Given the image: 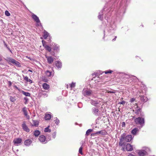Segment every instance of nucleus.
Here are the masks:
<instances>
[{"instance_id": "nucleus-4", "label": "nucleus", "mask_w": 156, "mask_h": 156, "mask_svg": "<svg viewBox=\"0 0 156 156\" xmlns=\"http://www.w3.org/2000/svg\"><path fill=\"white\" fill-rule=\"evenodd\" d=\"M82 92L83 94L85 96H89L93 94V92L91 90L86 89H84Z\"/></svg>"}, {"instance_id": "nucleus-43", "label": "nucleus", "mask_w": 156, "mask_h": 156, "mask_svg": "<svg viewBox=\"0 0 156 156\" xmlns=\"http://www.w3.org/2000/svg\"><path fill=\"white\" fill-rule=\"evenodd\" d=\"M125 103V101H122L121 102H120L119 103L120 104L124 105Z\"/></svg>"}, {"instance_id": "nucleus-7", "label": "nucleus", "mask_w": 156, "mask_h": 156, "mask_svg": "<svg viewBox=\"0 0 156 156\" xmlns=\"http://www.w3.org/2000/svg\"><path fill=\"white\" fill-rule=\"evenodd\" d=\"M39 140L41 143L43 144H46L47 141L46 140V138L43 135H41L39 137Z\"/></svg>"}, {"instance_id": "nucleus-19", "label": "nucleus", "mask_w": 156, "mask_h": 156, "mask_svg": "<svg viewBox=\"0 0 156 156\" xmlns=\"http://www.w3.org/2000/svg\"><path fill=\"white\" fill-rule=\"evenodd\" d=\"M23 76L24 77V79L27 82H30V84L32 83V80L31 79H29L27 76Z\"/></svg>"}, {"instance_id": "nucleus-49", "label": "nucleus", "mask_w": 156, "mask_h": 156, "mask_svg": "<svg viewBox=\"0 0 156 156\" xmlns=\"http://www.w3.org/2000/svg\"><path fill=\"white\" fill-rule=\"evenodd\" d=\"M2 60V57L0 56V61H1Z\"/></svg>"}, {"instance_id": "nucleus-29", "label": "nucleus", "mask_w": 156, "mask_h": 156, "mask_svg": "<svg viewBox=\"0 0 156 156\" xmlns=\"http://www.w3.org/2000/svg\"><path fill=\"white\" fill-rule=\"evenodd\" d=\"M138 130V129L137 128H134L132 131V133L133 135H135Z\"/></svg>"}, {"instance_id": "nucleus-12", "label": "nucleus", "mask_w": 156, "mask_h": 156, "mask_svg": "<svg viewBox=\"0 0 156 156\" xmlns=\"http://www.w3.org/2000/svg\"><path fill=\"white\" fill-rule=\"evenodd\" d=\"M45 57L47 58L48 61V62L51 64L54 61L53 58L51 56H47L46 55H45Z\"/></svg>"}, {"instance_id": "nucleus-22", "label": "nucleus", "mask_w": 156, "mask_h": 156, "mask_svg": "<svg viewBox=\"0 0 156 156\" xmlns=\"http://www.w3.org/2000/svg\"><path fill=\"white\" fill-rule=\"evenodd\" d=\"M49 34L46 31L44 30V32L43 37L44 39H46L48 36Z\"/></svg>"}, {"instance_id": "nucleus-21", "label": "nucleus", "mask_w": 156, "mask_h": 156, "mask_svg": "<svg viewBox=\"0 0 156 156\" xmlns=\"http://www.w3.org/2000/svg\"><path fill=\"white\" fill-rule=\"evenodd\" d=\"M45 74L46 76L48 77H51V76H53V75H52V73L51 72L48 70H47L45 72Z\"/></svg>"}, {"instance_id": "nucleus-33", "label": "nucleus", "mask_w": 156, "mask_h": 156, "mask_svg": "<svg viewBox=\"0 0 156 156\" xmlns=\"http://www.w3.org/2000/svg\"><path fill=\"white\" fill-rule=\"evenodd\" d=\"M76 83L72 82L71 84H70V87L72 89L75 86Z\"/></svg>"}, {"instance_id": "nucleus-24", "label": "nucleus", "mask_w": 156, "mask_h": 156, "mask_svg": "<svg viewBox=\"0 0 156 156\" xmlns=\"http://www.w3.org/2000/svg\"><path fill=\"white\" fill-rule=\"evenodd\" d=\"M40 134V132L38 130H36L34 131V135L35 136H37Z\"/></svg>"}, {"instance_id": "nucleus-58", "label": "nucleus", "mask_w": 156, "mask_h": 156, "mask_svg": "<svg viewBox=\"0 0 156 156\" xmlns=\"http://www.w3.org/2000/svg\"><path fill=\"white\" fill-rule=\"evenodd\" d=\"M9 51L11 52L12 53L10 49L9 50Z\"/></svg>"}, {"instance_id": "nucleus-45", "label": "nucleus", "mask_w": 156, "mask_h": 156, "mask_svg": "<svg viewBox=\"0 0 156 156\" xmlns=\"http://www.w3.org/2000/svg\"><path fill=\"white\" fill-rule=\"evenodd\" d=\"M97 134H96V133H92L91 135V136H95V135H97Z\"/></svg>"}, {"instance_id": "nucleus-46", "label": "nucleus", "mask_w": 156, "mask_h": 156, "mask_svg": "<svg viewBox=\"0 0 156 156\" xmlns=\"http://www.w3.org/2000/svg\"><path fill=\"white\" fill-rule=\"evenodd\" d=\"M42 44H43H43H45V41H44V40H42Z\"/></svg>"}, {"instance_id": "nucleus-26", "label": "nucleus", "mask_w": 156, "mask_h": 156, "mask_svg": "<svg viewBox=\"0 0 156 156\" xmlns=\"http://www.w3.org/2000/svg\"><path fill=\"white\" fill-rule=\"evenodd\" d=\"M54 45H55L54 46H52V48L54 50L58 51L59 50L58 46H57V45H55V44H54Z\"/></svg>"}, {"instance_id": "nucleus-28", "label": "nucleus", "mask_w": 156, "mask_h": 156, "mask_svg": "<svg viewBox=\"0 0 156 156\" xmlns=\"http://www.w3.org/2000/svg\"><path fill=\"white\" fill-rule=\"evenodd\" d=\"M92 131L93 130L91 129H88L86 131V135L87 136L89 135L90 133L92 132Z\"/></svg>"}, {"instance_id": "nucleus-47", "label": "nucleus", "mask_w": 156, "mask_h": 156, "mask_svg": "<svg viewBox=\"0 0 156 156\" xmlns=\"http://www.w3.org/2000/svg\"><path fill=\"white\" fill-rule=\"evenodd\" d=\"M128 156H135V155H133L132 154H130L128 155Z\"/></svg>"}, {"instance_id": "nucleus-5", "label": "nucleus", "mask_w": 156, "mask_h": 156, "mask_svg": "<svg viewBox=\"0 0 156 156\" xmlns=\"http://www.w3.org/2000/svg\"><path fill=\"white\" fill-rule=\"evenodd\" d=\"M32 18L37 23V24L39 26L41 25L40 21L39 20L38 17L35 15L33 14L32 15Z\"/></svg>"}, {"instance_id": "nucleus-44", "label": "nucleus", "mask_w": 156, "mask_h": 156, "mask_svg": "<svg viewBox=\"0 0 156 156\" xmlns=\"http://www.w3.org/2000/svg\"><path fill=\"white\" fill-rule=\"evenodd\" d=\"M135 100V99L134 98H132L130 100V102H134Z\"/></svg>"}, {"instance_id": "nucleus-53", "label": "nucleus", "mask_w": 156, "mask_h": 156, "mask_svg": "<svg viewBox=\"0 0 156 156\" xmlns=\"http://www.w3.org/2000/svg\"><path fill=\"white\" fill-rule=\"evenodd\" d=\"M123 125H125V123L124 122H122V124Z\"/></svg>"}, {"instance_id": "nucleus-59", "label": "nucleus", "mask_w": 156, "mask_h": 156, "mask_svg": "<svg viewBox=\"0 0 156 156\" xmlns=\"http://www.w3.org/2000/svg\"><path fill=\"white\" fill-rule=\"evenodd\" d=\"M67 88H68V85H67Z\"/></svg>"}, {"instance_id": "nucleus-31", "label": "nucleus", "mask_w": 156, "mask_h": 156, "mask_svg": "<svg viewBox=\"0 0 156 156\" xmlns=\"http://www.w3.org/2000/svg\"><path fill=\"white\" fill-rule=\"evenodd\" d=\"M106 92L110 93H115V90H107Z\"/></svg>"}, {"instance_id": "nucleus-10", "label": "nucleus", "mask_w": 156, "mask_h": 156, "mask_svg": "<svg viewBox=\"0 0 156 156\" xmlns=\"http://www.w3.org/2000/svg\"><path fill=\"white\" fill-rule=\"evenodd\" d=\"M126 149L127 151H131L133 149V146L129 144H127L126 146Z\"/></svg>"}, {"instance_id": "nucleus-14", "label": "nucleus", "mask_w": 156, "mask_h": 156, "mask_svg": "<svg viewBox=\"0 0 156 156\" xmlns=\"http://www.w3.org/2000/svg\"><path fill=\"white\" fill-rule=\"evenodd\" d=\"M146 151L144 150H141L139 151L138 153L140 156H144L145 155Z\"/></svg>"}, {"instance_id": "nucleus-40", "label": "nucleus", "mask_w": 156, "mask_h": 156, "mask_svg": "<svg viewBox=\"0 0 156 156\" xmlns=\"http://www.w3.org/2000/svg\"><path fill=\"white\" fill-rule=\"evenodd\" d=\"M55 121V123L57 124H58L59 122V120L57 118H56V120Z\"/></svg>"}, {"instance_id": "nucleus-1", "label": "nucleus", "mask_w": 156, "mask_h": 156, "mask_svg": "<svg viewBox=\"0 0 156 156\" xmlns=\"http://www.w3.org/2000/svg\"><path fill=\"white\" fill-rule=\"evenodd\" d=\"M132 139V136L130 135H126L123 133L121 135L119 139V145L121 146H124L126 144L125 142H130Z\"/></svg>"}, {"instance_id": "nucleus-8", "label": "nucleus", "mask_w": 156, "mask_h": 156, "mask_svg": "<svg viewBox=\"0 0 156 156\" xmlns=\"http://www.w3.org/2000/svg\"><path fill=\"white\" fill-rule=\"evenodd\" d=\"M22 139L20 138H17L13 140V143L16 145L18 146L20 145L22 142Z\"/></svg>"}, {"instance_id": "nucleus-51", "label": "nucleus", "mask_w": 156, "mask_h": 156, "mask_svg": "<svg viewBox=\"0 0 156 156\" xmlns=\"http://www.w3.org/2000/svg\"><path fill=\"white\" fill-rule=\"evenodd\" d=\"M116 38V37H115V38L114 39H113V40H112V41H115V39Z\"/></svg>"}, {"instance_id": "nucleus-36", "label": "nucleus", "mask_w": 156, "mask_h": 156, "mask_svg": "<svg viewBox=\"0 0 156 156\" xmlns=\"http://www.w3.org/2000/svg\"><path fill=\"white\" fill-rule=\"evenodd\" d=\"M82 149H83V147H81L79 149V153L80 154H83L82 153Z\"/></svg>"}, {"instance_id": "nucleus-17", "label": "nucleus", "mask_w": 156, "mask_h": 156, "mask_svg": "<svg viewBox=\"0 0 156 156\" xmlns=\"http://www.w3.org/2000/svg\"><path fill=\"white\" fill-rule=\"evenodd\" d=\"M55 65L58 68H61L62 66L61 62L59 61L56 62Z\"/></svg>"}, {"instance_id": "nucleus-27", "label": "nucleus", "mask_w": 156, "mask_h": 156, "mask_svg": "<svg viewBox=\"0 0 156 156\" xmlns=\"http://www.w3.org/2000/svg\"><path fill=\"white\" fill-rule=\"evenodd\" d=\"M140 111V108H139L137 105H136V108L135 109V113L138 114Z\"/></svg>"}, {"instance_id": "nucleus-55", "label": "nucleus", "mask_w": 156, "mask_h": 156, "mask_svg": "<svg viewBox=\"0 0 156 156\" xmlns=\"http://www.w3.org/2000/svg\"><path fill=\"white\" fill-rule=\"evenodd\" d=\"M54 44H55L54 43ZM54 45H55L54 44H54H52V45H51V46H54Z\"/></svg>"}, {"instance_id": "nucleus-52", "label": "nucleus", "mask_w": 156, "mask_h": 156, "mask_svg": "<svg viewBox=\"0 0 156 156\" xmlns=\"http://www.w3.org/2000/svg\"><path fill=\"white\" fill-rule=\"evenodd\" d=\"M28 71L30 72H32V71L31 70H30V69H29L28 70Z\"/></svg>"}, {"instance_id": "nucleus-42", "label": "nucleus", "mask_w": 156, "mask_h": 156, "mask_svg": "<svg viewBox=\"0 0 156 156\" xmlns=\"http://www.w3.org/2000/svg\"><path fill=\"white\" fill-rule=\"evenodd\" d=\"M56 136V133L55 132L52 134V137L54 138H55Z\"/></svg>"}, {"instance_id": "nucleus-39", "label": "nucleus", "mask_w": 156, "mask_h": 156, "mask_svg": "<svg viewBox=\"0 0 156 156\" xmlns=\"http://www.w3.org/2000/svg\"><path fill=\"white\" fill-rule=\"evenodd\" d=\"M112 72V71L111 70H109L106 71H105V73L106 74H107L109 73H111Z\"/></svg>"}, {"instance_id": "nucleus-23", "label": "nucleus", "mask_w": 156, "mask_h": 156, "mask_svg": "<svg viewBox=\"0 0 156 156\" xmlns=\"http://www.w3.org/2000/svg\"><path fill=\"white\" fill-rule=\"evenodd\" d=\"M33 125L32 126H34L36 127H37L38 126V122L37 121L33 120Z\"/></svg>"}, {"instance_id": "nucleus-15", "label": "nucleus", "mask_w": 156, "mask_h": 156, "mask_svg": "<svg viewBox=\"0 0 156 156\" xmlns=\"http://www.w3.org/2000/svg\"><path fill=\"white\" fill-rule=\"evenodd\" d=\"M90 103L92 105L96 106L100 103V101L92 100L90 101Z\"/></svg>"}, {"instance_id": "nucleus-20", "label": "nucleus", "mask_w": 156, "mask_h": 156, "mask_svg": "<svg viewBox=\"0 0 156 156\" xmlns=\"http://www.w3.org/2000/svg\"><path fill=\"white\" fill-rule=\"evenodd\" d=\"M43 88L45 90H48L49 88V86L48 84L45 83L43 85Z\"/></svg>"}, {"instance_id": "nucleus-11", "label": "nucleus", "mask_w": 156, "mask_h": 156, "mask_svg": "<svg viewBox=\"0 0 156 156\" xmlns=\"http://www.w3.org/2000/svg\"><path fill=\"white\" fill-rule=\"evenodd\" d=\"M27 108L26 107H24L22 109V111L24 113V115L28 119H29L30 117L27 115Z\"/></svg>"}, {"instance_id": "nucleus-61", "label": "nucleus", "mask_w": 156, "mask_h": 156, "mask_svg": "<svg viewBox=\"0 0 156 156\" xmlns=\"http://www.w3.org/2000/svg\"><path fill=\"white\" fill-rule=\"evenodd\" d=\"M16 87L17 88V87Z\"/></svg>"}, {"instance_id": "nucleus-38", "label": "nucleus", "mask_w": 156, "mask_h": 156, "mask_svg": "<svg viewBox=\"0 0 156 156\" xmlns=\"http://www.w3.org/2000/svg\"><path fill=\"white\" fill-rule=\"evenodd\" d=\"M24 100L25 101L24 103L26 104L28 101V99L27 97H25L24 98Z\"/></svg>"}, {"instance_id": "nucleus-18", "label": "nucleus", "mask_w": 156, "mask_h": 156, "mask_svg": "<svg viewBox=\"0 0 156 156\" xmlns=\"http://www.w3.org/2000/svg\"><path fill=\"white\" fill-rule=\"evenodd\" d=\"M51 117V116L50 114L46 113L45 115L44 118L46 120H49L50 119Z\"/></svg>"}, {"instance_id": "nucleus-2", "label": "nucleus", "mask_w": 156, "mask_h": 156, "mask_svg": "<svg viewBox=\"0 0 156 156\" xmlns=\"http://www.w3.org/2000/svg\"><path fill=\"white\" fill-rule=\"evenodd\" d=\"M5 60L8 62L12 63L18 67L21 66L20 63L14 59L9 57L5 59Z\"/></svg>"}, {"instance_id": "nucleus-57", "label": "nucleus", "mask_w": 156, "mask_h": 156, "mask_svg": "<svg viewBox=\"0 0 156 156\" xmlns=\"http://www.w3.org/2000/svg\"><path fill=\"white\" fill-rule=\"evenodd\" d=\"M9 51L11 52L12 53L10 49L9 50Z\"/></svg>"}, {"instance_id": "nucleus-60", "label": "nucleus", "mask_w": 156, "mask_h": 156, "mask_svg": "<svg viewBox=\"0 0 156 156\" xmlns=\"http://www.w3.org/2000/svg\"><path fill=\"white\" fill-rule=\"evenodd\" d=\"M101 12L103 13V12L102 11H102H101Z\"/></svg>"}, {"instance_id": "nucleus-3", "label": "nucleus", "mask_w": 156, "mask_h": 156, "mask_svg": "<svg viewBox=\"0 0 156 156\" xmlns=\"http://www.w3.org/2000/svg\"><path fill=\"white\" fill-rule=\"evenodd\" d=\"M135 122L137 124H139L141 127L144 125V119L140 117L136 118L135 120Z\"/></svg>"}, {"instance_id": "nucleus-56", "label": "nucleus", "mask_w": 156, "mask_h": 156, "mask_svg": "<svg viewBox=\"0 0 156 156\" xmlns=\"http://www.w3.org/2000/svg\"><path fill=\"white\" fill-rule=\"evenodd\" d=\"M9 83H9V84H10V85H11V82L10 81V82H9Z\"/></svg>"}, {"instance_id": "nucleus-32", "label": "nucleus", "mask_w": 156, "mask_h": 156, "mask_svg": "<svg viewBox=\"0 0 156 156\" xmlns=\"http://www.w3.org/2000/svg\"><path fill=\"white\" fill-rule=\"evenodd\" d=\"M10 100L12 102H14L16 100L15 98L11 96H10Z\"/></svg>"}, {"instance_id": "nucleus-16", "label": "nucleus", "mask_w": 156, "mask_h": 156, "mask_svg": "<svg viewBox=\"0 0 156 156\" xmlns=\"http://www.w3.org/2000/svg\"><path fill=\"white\" fill-rule=\"evenodd\" d=\"M43 46L44 47L46 50L50 52L51 50V48L48 45L46 44H43Z\"/></svg>"}, {"instance_id": "nucleus-35", "label": "nucleus", "mask_w": 156, "mask_h": 156, "mask_svg": "<svg viewBox=\"0 0 156 156\" xmlns=\"http://www.w3.org/2000/svg\"><path fill=\"white\" fill-rule=\"evenodd\" d=\"M5 15L7 16H9L10 15V13L7 10L5 11Z\"/></svg>"}, {"instance_id": "nucleus-50", "label": "nucleus", "mask_w": 156, "mask_h": 156, "mask_svg": "<svg viewBox=\"0 0 156 156\" xmlns=\"http://www.w3.org/2000/svg\"><path fill=\"white\" fill-rule=\"evenodd\" d=\"M133 76L134 78V79H137L136 77L135 76Z\"/></svg>"}, {"instance_id": "nucleus-9", "label": "nucleus", "mask_w": 156, "mask_h": 156, "mask_svg": "<svg viewBox=\"0 0 156 156\" xmlns=\"http://www.w3.org/2000/svg\"><path fill=\"white\" fill-rule=\"evenodd\" d=\"M92 112L96 116L99 115L101 114V112L97 108H92Z\"/></svg>"}, {"instance_id": "nucleus-25", "label": "nucleus", "mask_w": 156, "mask_h": 156, "mask_svg": "<svg viewBox=\"0 0 156 156\" xmlns=\"http://www.w3.org/2000/svg\"><path fill=\"white\" fill-rule=\"evenodd\" d=\"M22 93L23 95H25L26 96H30V93L25 92L23 90L22 91Z\"/></svg>"}, {"instance_id": "nucleus-54", "label": "nucleus", "mask_w": 156, "mask_h": 156, "mask_svg": "<svg viewBox=\"0 0 156 156\" xmlns=\"http://www.w3.org/2000/svg\"><path fill=\"white\" fill-rule=\"evenodd\" d=\"M7 48H8V50H10V48H9L8 47H7Z\"/></svg>"}, {"instance_id": "nucleus-41", "label": "nucleus", "mask_w": 156, "mask_h": 156, "mask_svg": "<svg viewBox=\"0 0 156 156\" xmlns=\"http://www.w3.org/2000/svg\"><path fill=\"white\" fill-rule=\"evenodd\" d=\"M42 95H43L44 97H46L48 96V94L45 92H43L42 93Z\"/></svg>"}, {"instance_id": "nucleus-30", "label": "nucleus", "mask_w": 156, "mask_h": 156, "mask_svg": "<svg viewBox=\"0 0 156 156\" xmlns=\"http://www.w3.org/2000/svg\"><path fill=\"white\" fill-rule=\"evenodd\" d=\"M105 132L103 130H101L96 132L97 134H101L102 135H104L105 134Z\"/></svg>"}, {"instance_id": "nucleus-34", "label": "nucleus", "mask_w": 156, "mask_h": 156, "mask_svg": "<svg viewBox=\"0 0 156 156\" xmlns=\"http://www.w3.org/2000/svg\"><path fill=\"white\" fill-rule=\"evenodd\" d=\"M51 130L48 128V127L45 128L44 131L45 132H50Z\"/></svg>"}, {"instance_id": "nucleus-13", "label": "nucleus", "mask_w": 156, "mask_h": 156, "mask_svg": "<svg viewBox=\"0 0 156 156\" xmlns=\"http://www.w3.org/2000/svg\"><path fill=\"white\" fill-rule=\"evenodd\" d=\"M32 141L30 139H27L24 142V144L27 146H29L32 143Z\"/></svg>"}, {"instance_id": "nucleus-6", "label": "nucleus", "mask_w": 156, "mask_h": 156, "mask_svg": "<svg viewBox=\"0 0 156 156\" xmlns=\"http://www.w3.org/2000/svg\"><path fill=\"white\" fill-rule=\"evenodd\" d=\"M22 126L24 131L27 132H30V130L26 124L25 121L23 122L22 125Z\"/></svg>"}, {"instance_id": "nucleus-37", "label": "nucleus", "mask_w": 156, "mask_h": 156, "mask_svg": "<svg viewBox=\"0 0 156 156\" xmlns=\"http://www.w3.org/2000/svg\"><path fill=\"white\" fill-rule=\"evenodd\" d=\"M98 18L100 20H102L103 19V16L100 13H99V15L98 16Z\"/></svg>"}, {"instance_id": "nucleus-48", "label": "nucleus", "mask_w": 156, "mask_h": 156, "mask_svg": "<svg viewBox=\"0 0 156 156\" xmlns=\"http://www.w3.org/2000/svg\"><path fill=\"white\" fill-rule=\"evenodd\" d=\"M4 45H5V46L7 48V47H7V45L6 44V43H5V42L4 41Z\"/></svg>"}]
</instances>
